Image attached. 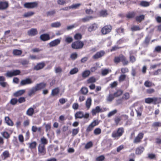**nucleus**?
<instances>
[{
    "instance_id": "1",
    "label": "nucleus",
    "mask_w": 161,
    "mask_h": 161,
    "mask_svg": "<svg viewBox=\"0 0 161 161\" xmlns=\"http://www.w3.org/2000/svg\"><path fill=\"white\" fill-rule=\"evenodd\" d=\"M114 62L116 64H118L121 62L124 66L127 65L130 63L126 58L122 54H120L119 56L114 57Z\"/></svg>"
},
{
    "instance_id": "2",
    "label": "nucleus",
    "mask_w": 161,
    "mask_h": 161,
    "mask_svg": "<svg viewBox=\"0 0 161 161\" xmlns=\"http://www.w3.org/2000/svg\"><path fill=\"white\" fill-rule=\"evenodd\" d=\"M124 132V129L123 127H119L116 130L113 132L111 136L114 139L117 140L123 135Z\"/></svg>"
},
{
    "instance_id": "3",
    "label": "nucleus",
    "mask_w": 161,
    "mask_h": 161,
    "mask_svg": "<svg viewBox=\"0 0 161 161\" xmlns=\"http://www.w3.org/2000/svg\"><path fill=\"white\" fill-rule=\"evenodd\" d=\"M145 102L147 104L153 103L156 105L161 103V98L153 97L146 98L145 99Z\"/></svg>"
},
{
    "instance_id": "4",
    "label": "nucleus",
    "mask_w": 161,
    "mask_h": 161,
    "mask_svg": "<svg viewBox=\"0 0 161 161\" xmlns=\"http://www.w3.org/2000/svg\"><path fill=\"white\" fill-rule=\"evenodd\" d=\"M83 42L77 41L73 42L71 44V47L74 49H82L84 46Z\"/></svg>"
},
{
    "instance_id": "5",
    "label": "nucleus",
    "mask_w": 161,
    "mask_h": 161,
    "mask_svg": "<svg viewBox=\"0 0 161 161\" xmlns=\"http://www.w3.org/2000/svg\"><path fill=\"white\" fill-rule=\"evenodd\" d=\"M75 119H82V118L87 119L89 117V114L88 113H86L84 114L83 112L78 111L75 114Z\"/></svg>"
},
{
    "instance_id": "6",
    "label": "nucleus",
    "mask_w": 161,
    "mask_h": 161,
    "mask_svg": "<svg viewBox=\"0 0 161 161\" xmlns=\"http://www.w3.org/2000/svg\"><path fill=\"white\" fill-rule=\"evenodd\" d=\"M38 6V3L36 2L26 3L24 4V7L27 8H36Z\"/></svg>"
},
{
    "instance_id": "7",
    "label": "nucleus",
    "mask_w": 161,
    "mask_h": 161,
    "mask_svg": "<svg viewBox=\"0 0 161 161\" xmlns=\"http://www.w3.org/2000/svg\"><path fill=\"white\" fill-rule=\"evenodd\" d=\"M112 29V27L110 25H106L102 28L101 31L103 35H106L109 33L111 31Z\"/></svg>"
},
{
    "instance_id": "8",
    "label": "nucleus",
    "mask_w": 161,
    "mask_h": 161,
    "mask_svg": "<svg viewBox=\"0 0 161 161\" xmlns=\"http://www.w3.org/2000/svg\"><path fill=\"white\" fill-rule=\"evenodd\" d=\"M38 150L39 154L44 155L46 154V148L45 146L43 145L39 144L38 147Z\"/></svg>"
},
{
    "instance_id": "9",
    "label": "nucleus",
    "mask_w": 161,
    "mask_h": 161,
    "mask_svg": "<svg viewBox=\"0 0 161 161\" xmlns=\"http://www.w3.org/2000/svg\"><path fill=\"white\" fill-rule=\"evenodd\" d=\"M144 136V134L142 132L139 133L135 137L133 141L134 143H138L141 142Z\"/></svg>"
},
{
    "instance_id": "10",
    "label": "nucleus",
    "mask_w": 161,
    "mask_h": 161,
    "mask_svg": "<svg viewBox=\"0 0 161 161\" xmlns=\"http://www.w3.org/2000/svg\"><path fill=\"white\" fill-rule=\"evenodd\" d=\"M47 84L44 82H41L36 84L35 87L37 91L41 90L45 88Z\"/></svg>"
},
{
    "instance_id": "11",
    "label": "nucleus",
    "mask_w": 161,
    "mask_h": 161,
    "mask_svg": "<svg viewBox=\"0 0 161 161\" xmlns=\"http://www.w3.org/2000/svg\"><path fill=\"white\" fill-rule=\"evenodd\" d=\"M105 54V53L104 51L103 50L101 51L97 52L93 56V58L95 59H98L104 56Z\"/></svg>"
},
{
    "instance_id": "12",
    "label": "nucleus",
    "mask_w": 161,
    "mask_h": 161,
    "mask_svg": "<svg viewBox=\"0 0 161 161\" xmlns=\"http://www.w3.org/2000/svg\"><path fill=\"white\" fill-rule=\"evenodd\" d=\"M9 6L8 3L7 1H0V9H5Z\"/></svg>"
},
{
    "instance_id": "13",
    "label": "nucleus",
    "mask_w": 161,
    "mask_h": 161,
    "mask_svg": "<svg viewBox=\"0 0 161 161\" xmlns=\"http://www.w3.org/2000/svg\"><path fill=\"white\" fill-rule=\"evenodd\" d=\"M45 66V64L43 62L39 63L34 67V69L37 70H39L43 69Z\"/></svg>"
},
{
    "instance_id": "14",
    "label": "nucleus",
    "mask_w": 161,
    "mask_h": 161,
    "mask_svg": "<svg viewBox=\"0 0 161 161\" xmlns=\"http://www.w3.org/2000/svg\"><path fill=\"white\" fill-rule=\"evenodd\" d=\"M60 40L59 39H55L49 43V45L50 47H52L57 46L60 43Z\"/></svg>"
},
{
    "instance_id": "15",
    "label": "nucleus",
    "mask_w": 161,
    "mask_h": 161,
    "mask_svg": "<svg viewBox=\"0 0 161 161\" xmlns=\"http://www.w3.org/2000/svg\"><path fill=\"white\" fill-rule=\"evenodd\" d=\"M143 110V107L141 105H139L137 108L135 109L137 117H140L142 116Z\"/></svg>"
},
{
    "instance_id": "16",
    "label": "nucleus",
    "mask_w": 161,
    "mask_h": 161,
    "mask_svg": "<svg viewBox=\"0 0 161 161\" xmlns=\"http://www.w3.org/2000/svg\"><path fill=\"white\" fill-rule=\"evenodd\" d=\"M33 81L29 78H27L25 80H22L20 82V84L22 86H24L27 84H31Z\"/></svg>"
},
{
    "instance_id": "17",
    "label": "nucleus",
    "mask_w": 161,
    "mask_h": 161,
    "mask_svg": "<svg viewBox=\"0 0 161 161\" xmlns=\"http://www.w3.org/2000/svg\"><path fill=\"white\" fill-rule=\"evenodd\" d=\"M28 35L31 36H34L38 34V31L36 29L32 28L31 30H29L28 32Z\"/></svg>"
},
{
    "instance_id": "18",
    "label": "nucleus",
    "mask_w": 161,
    "mask_h": 161,
    "mask_svg": "<svg viewBox=\"0 0 161 161\" xmlns=\"http://www.w3.org/2000/svg\"><path fill=\"white\" fill-rule=\"evenodd\" d=\"M102 112V109H101L99 106H97L95 108L93 109L92 110L91 113L92 115L94 116L96 115L97 113H99Z\"/></svg>"
},
{
    "instance_id": "19",
    "label": "nucleus",
    "mask_w": 161,
    "mask_h": 161,
    "mask_svg": "<svg viewBox=\"0 0 161 161\" xmlns=\"http://www.w3.org/2000/svg\"><path fill=\"white\" fill-rule=\"evenodd\" d=\"M40 38L41 40L43 41H46L50 39L49 35L47 34H44L41 35Z\"/></svg>"
},
{
    "instance_id": "20",
    "label": "nucleus",
    "mask_w": 161,
    "mask_h": 161,
    "mask_svg": "<svg viewBox=\"0 0 161 161\" xmlns=\"http://www.w3.org/2000/svg\"><path fill=\"white\" fill-rule=\"evenodd\" d=\"M126 80L129 81V78L126 75L121 74L119 77L118 80L119 82H122Z\"/></svg>"
},
{
    "instance_id": "21",
    "label": "nucleus",
    "mask_w": 161,
    "mask_h": 161,
    "mask_svg": "<svg viewBox=\"0 0 161 161\" xmlns=\"http://www.w3.org/2000/svg\"><path fill=\"white\" fill-rule=\"evenodd\" d=\"M88 92V91L87 88L86 87H83L78 92V94H80L86 95L87 94Z\"/></svg>"
},
{
    "instance_id": "22",
    "label": "nucleus",
    "mask_w": 161,
    "mask_h": 161,
    "mask_svg": "<svg viewBox=\"0 0 161 161\" xmlns=\"http://www.w3.org/2000/svg\"><path fill=\"white\" fill-rule=\"evenodd\" d=\"M28 144L29 145V148L31 149V150L36 149V147L37 145L36 142L35 141H34L31 143H28Z\"/></svg>"
},
{
    "instance_id": "23",
    "label": "nucleus",
    "mask_w": 161,
    "mask_h": 161,
    "mask_svg": "<svg viewBox=\"0 0 161 161\" xmlns=\"http://www.w3.org/2000/svg\"><path fill=\"white\" fill-rule=\"evenodd\" d=\"M25 92L24 90H19L17 91L14 93L13 95L14 97H17L21 96Z\"/></svg>"
},
{
    "instance_id": "24",
    "label": "nucleus",
    "mask_w": 161,
    "mask_h": 161,
    "mask_svg": "<svg viewBox=\"0 0 161 161\" xmlns=\"http://www.w3.org/2000/svg\"><path fill=\"white\" fill-rule=\"evenodd\" d=\"M144 85L146 87H150L155 86L154 83L149 80H146L144 83Z\"/></svg>"
},
{
    "instance_id": "25",
    "label": "nucleus",
    "mask_w": 161,
    "mask_h": 161,
    "mask_svg": "<svg viewBox=\"0 0 161 161\" xmlns=\"http://www.w3.org/2000/svg\"><path fill=\"white\" fill-rule=\"evenodd\" d=\"M59 91L60 90L59 88L56 87L52 90L51 95L52 96H56L59 93Z\"/></svg>"
},
{
    "instance_id": "26",
    "label": "nucleus",
    "mask_w": 161,
    "mask_h": 161,
    "mask_svg": "<svg viewBox=\"0 0 161 161\" xmlns=\"http://www.w3.org/2000/svg\"><path fill=\"white\" fill-rule=\"evenodd\" d=\"M144 148L143 147H137L136 150V154H141L143 151Z\"/></svg>"
},
{
    "instance_id": "27",
    "label": "nucleus",
    "mask_w": 161,
    "mask_h": 161,
    "mask_svg": "<svg viewBox=\"0 0 161 161\" xmlns=\"http://www.w3.org/2000/svg\"><path fill=\"white\" fill-rule=\"evenodd\" d=\"M92 99L91 97L88 98L86 102V108L89 109L92 104Z\"/></svg>"
},
{
    "instance_id": "28",
    "label": "nucleus",
    "mask_w": 161,
    "mask_h": 161,
    "mask_svg": "<svg viewBox=\"0 0 161 161\" xmlns=\"http://www.w3.org/2000/svg\"><path fill=\"white\" fill-rule=\"evenodd\" d=\"M34 113V109L32 108H29L26 111V114L29 116H32Z\"/></svg>"
},
{
    "instance_id": "29",
    "label": "nucleus",
    "mask_w": 161,
    "mask_h": 161,
    "mask_svg": "<svg viewBox=\"0 0 161 161\" xmlns=\"http://www.w3.org/2000/svg\"><path fill=\"white\" fill-rule=\"evenodd\" d=\"M40 142L41 143L39 145H42L44 146L47 144L48 142L47 139L44 136H43L41 138Z\"/></svg>"
},
{
    "instance_id": "30",
    "label": "nucleus",
    "mask_w": 161,
    "mask_h": 161,
    "mask_svg": "<svg viewBox=\"0 0 161 161\" xmlns=\"http://www.w3.org/2000/svg\"><path fill=\"white\" fill-rule=\"evenodd\" d=\"M144 19L145 16L143 15H141L137 16L135 18L136 21L139 23L141 22L142 21L144 20Z\"/></svg>"
},
{
    "instance_id": "31",
    "label": "nucleus",
    "mask_w": 161,
    "mask_h": 161,
    "mask_svg": "<svg viewBox=\"0 0 161 161\" xmlns=\"http://www.w3.org/2000/svg\"><path fill=\"white\" fill-rule=\"evenodd\" d=\"M5 120L6 122L8 125L12 126L14 125L13 121L10 119L8 117H5Z\"/></svg>"
},
{
    "instance_id": "32",
    "label": "nucleus",
    "mask_w": 161,
    "mask_h": 161,
    "mask_svg": "<svg viewBox=\"0 0 161 161\" xmlns=\"http://www.w3.org/2000/svg\"><path fill=\"white\" fill-rule=\"evenodd\" d=\"M90 72L89 70H86L84 71L82 74V76L83 78H85L90 75Z\"/></svg>"
},
{
    "instance_id": "33",
    "label": "nucleus",
    "mask_w": 161,
    "mask_h": 161,
    "mask_svg": "<svg viewBox=\"0 0 161 161\" xmlns=\"http://www.w3.org/2000/svg\"><path fill=\"white\" fill-rule=\"evenodd\" d=\"M136 15L135 13L134 12H129L126 15V17L128 19H131L135 17Z\"/></svg>"
},
{
    "instance_id": "34",
    "label": "nucleus",
    "mask_w": 161,
    "mask_h": 161,
    "mask_svg": "<svg viewBox=\"0 0 161 161\" xmlns=\"http://www.w3.org/2000/svg\"><path fill=\"white\" fill-rule=\"evenodd\" d=\"M37 91L35 87H33L29 91L28 93V95L29 96H31L35 94V93L37 92Z\"/></svg>"
},
{
    "instance_id": "35",
    "label": "nucleus",
    "mask_w": 161,
    "mask_h": 161,
    "mask_svg": "<svg viewBox=\"0 0 161 161\" xmlns=\"http://www.w3.org/2000/svg\"><path fill=\"white\" fill-rule=\"evenodd\" d=\"M97 28V26L96 24H94L91 25L88 28V31L90 32H91L95 30Z\"/></svg>"
},
{
    "instance_id": "36",
    "label": "nucleus",
    "mask_w": 161,
    "mask_h": 161,
    "mask_svg": "<svg viewBox=\"0 0 161 161\" xmlns=\"http://www.w3.org/2000/svg\"><path fill=\"white\" fill-rule=\"evenodd\" d=\"M81 4L80 3H76L75 4H73L71 6L69 7V9H77L80 6Z\"/></svg>"
},
{
    "instance_id": "37",
    "label": "nucleus",
    "mask_w": 161,
    "mask_h": 161,
    "mask_svg": "<svg viewBox=\"0 0 161 161\" xmlns=\"http://www.w3.org/2000/svg\"><path fill=\"white\" fill-rule=\"evenodd\" d=\"M121 119L120 116H116L114 118V120L115 125H119V122L121 121Z\"/></svg>"
},
{
    "instance_id": "38",
    "label": "nucleus",
    "mask_w": 161,
    "mask_h": 161,
    "mask_svg": "<svg viewBox=\"0 0 161 161\" xmlns=\"http://www.w3.org/2000/svg\"><path fill=\"white\" fill-rule=\"evenodd\" d=\"M2 156H3L4 158L3 159H5L6 158L9 157L10 154L8 151H4L2 154Z\"/></svg>"
},
{
    "instance_id": "39",
    "label": "nucleus",
    "mask_w": 161,
    "mask_h": 161,
    "mask_svg": "<svg viewBox=\"0 0 161 161\" xmlns=\"http://www.w3.org/2000/svg\"><path fill=\"white\" fill-rule=\"evenodd\" d=\"M140 5L142 6L147 7L150 5V3L146 1H142L141 2Z\"/></svg>"
},
{
    "instance_id": "40",
    "label": "nucleus",
    "mask_w": 161,
    "mask_h": 161,
    "mask_svg": "<svg viewBox=\"0 0 161 161\" xmlns=\"http://www.w3.org/2000/svg\"><path fill=\"white\" fill-rule=\"evenodd\" d=\"M123 93V91L121 90H118L117 92L114 93V96L115 97H117L121 95Z\"/></svg>"
},
{
    "instance_id": "41",
    "label": "nucleus",
    "mask_w": 161,
    "mask_h": 161,
    "mask_svg": "<svg viewBox=\"0 0 161 161\" xmlns=\"http://www.w3.org/2000/svg\"><path fill=\"white\" fill-rule=\"evenodd\" d=\"M96 79L94 77H90L87 80V83L88 84L94 83L96 81Z\"/></svg>"
},
{
    "instance_id": "42",
    "label": "nucleus",
    "mask_w": 161,
    "mask_h": 161,
    "mask_svg": "<svg viewBox=\"0 0 161 161\" xmlns=\"http://www.w3.org/2000/svg\"><path fill=\"white\" fill-rule=\"evenodd\" d=\"M82 38V35L80 33H76L75 35L74 36V39L78 41H79V40H80Z\"/></svg>"
},
{
    "instance_id": "43",
    "label": "nucleus",
    "mask_w": 161,
    "mask_h": 161,
    "mask_svg": "<svg viewBox=\"0 0 161 161\" xmlns=\"http://www.w3.org/2000/svg\"><path fill=\"white\" fill-rule=\"evenodd\" d=\"M152 126L153 128L158 127H161V122H154L152 125Z\"/></svg>"
},
{
    "instance_id": "44",
    "label": "nucleus",
    "mask_w": 161,
    "mask_h": 161,
    "mask_svg": "<svg viewBox=\"0 0 161 161\" xmlns=\"http://www.w3.org/2000/svg\"><path fill=\"white\" fill-rule=\"evenodd\" d=\"M78 71L79 69L77 68H75L71 70L69 74L70 75H73L78 72Z\"/></svg>"
},
{
    "instance_id": "45",
    "label": "nucleus",
    "mask_w": 161,
    "mask_h": 161,
    "mask_svg": "<svg viewBox=\"0 0 161 161\" xmlns=\"http://www.w3.org/2000/svg\"><path fill=\"white\" fill-rule=\"evenodd\" d=\"M94 128L90 125V124L88 126L86 130V136H87V133H89V132L92 131Z\"/></svg>"
},
{
    "instance_id": "46",
    "label": "nucleus",
    "mask_w": 161,
    "mask_h": 161,
    "mask_svg": "<svg viewBox=\"0 0 161 161\" xmlns=\"http://www.w3.org/2000/svg\"><path fill=\"white\" fill-rule=\"evenodd\" d=\"M22 52L20 50L15 49L13 51V53L15 55H19L21 54Z\"/></svg>"
},
{
    "instance_id": "47",
    "label": "nucleus",
    "mask_w": 161,
    "mask_h": 161,
    "mask_svg": "<svg viewBox=\"0 0 161 161\" xmlns=\"http://www.w3.org/2000/svg\"><path fill=\"white\" fill-rule=\"evenodd\" d=\"M1 134L4 138L6 139H8L10 137V135L7 131H5L2 132Z\"/></svg>"
},
{
    "instance_id": "48",
    "label": "nucleus",
    "mask_w": 161,
    "mask_h": 161,
    "mask_svg": "<svg viewBox=\"0 0 161 161\" xmlns=\"http://www.w3.org/2000/svg\"><path fill=\"white\" fill-rule=\"evenodd\" d=\"M79 128L76 129H74L72 130V136H74L76 135L79 132Z\"/></svg>"
},
{
    "instance_id": "49",
    "label": "nucleus",
    "mask_w": 161,
    "mask_h": 161,
    "mask_svg": "<svg viewBox=\"0 0 161 161\" xmlns=\"http://www.w3.org/2000/svg\"><path fill=\"white\" fill-rule=\"evenodd\" d=\"M105 158L104 156L103 155H101L97 157L96 158V161H103Z\"/></svg>"
},
{
    "instance_id": "50",
    "label": "nucleus",
    "mask_w": 161,
    "mask_h": 161,
    "mask_svg": "<svg viewBox=\"0 0 161 161\" xmlns=\"http://www.w3.org/2000/svg\"><path fill=\"white\" fill-rule=\"evenodd\" d=\"M101 132V129L99 128H97L94 130L93 133L95 135H98L100 134Z\"/></svg>"
},
{
    "instance_id": "51",
    "label": "nucleus",
    "mask_w": 161,
    "mask_h": 161,
    "mask_svg": "<svg viewBox=\"0 0 161 161\" xmlns=\"http://www.w3.org/2000/svg\"><path fill=\"white\" fill-rule=\"evenodd\" d=\"M92 142L91 141H90L86 144L85 146V147L86 149H88L92 147Z\"/></svg>"
},
{
    "instance_id": "52",
    "label": "nucleus",
    "mask_w": 161,
    "mask_h": 161,
    "mask_svg": "<svg viewBox=\"0 0 161 161\" xmlns=\"http://www.w3.org/2000/svg\"><path fill=\"white\" fill-rule=\"evenodd\" d=\"M5 75L6 77L9 78L12 77L14 76L12 70L10 71H8L5 74Z\"/></svg>"
},
{
    "instance_id": "53",
    "label": "nucleus",
    "mask_w": 161,
    "mask_h": 161,
    "mask_svg": "<svg viewBox=\"0 0 161 161\" xmlns=\"http://www.w3.org/2000/svg\"><path fill=\"white\" fill-rule=\"evenodd\" d=\"M109 73V70L108 69H105L102 70L101 74L102 75H106Z\"/></svg>"
},
{
    "instance_id": "54",
    "label": "nucleus",
    "mask_w": 161,
    "mask_h": 161,
    "mask_svg": "<svg viewBox=\"0 0 161 161\" xmlns=\"http://www.w3.org/2000/svg\"><path fill=\"white\" fill-rule=\"evenodd\" d=\"M12 71L13 72L14 76L19 75L21 73L20 71L18 69L13 70H12Z\"/></svg>"
},
{
    "instance_id": "55",
    "label": "nucleus",
    "mask_w": 161,
    "mask_h": 161,
    "mask_svg": "<svg viewBox=\"0 0 161 161\" xmlns=\"http://www.w3.org/2000/svg\"><path fill=\"white\" fill-rule=\"evenodd\" d=\"M99 123L97 120H95L90 124V125L94 128L95 126L98 125Z\"/></svg>"
},
{
    "instance_id": "56",
    "label": "nucleus",
    "mask_w": 161,
    "mask_h": 161,
    "mask_svg": "<svg viewBox=\"0 0 161 161\" xmlns=\"http://www.w3.org/2000/svg\"><path fill=\"white\" fill-rule=\"evenodd\" d=\"M121 48L122 47H119L118 45H115L112 47V48L110 50V51L111 52L115 51Z\"/></svg>"
},
{
    "instance_id": "57",
    "label": "nucleus",
    "mask_w": 161,
    "mask_h": 161,
    "mask_svg": "<svg viewBox=\"0 0 161 161\" xmlns=\"http://www.w3.org/2000/svg\"><path fill=\"white\" fill-rule=\"evenodd\" d=\"M117 112L116 109H114L109 112L108 114V117H110L115 114Z\"/></svg>"
},
{
    "instance_id": "58",
    "label": "nucleus",
    "mask_w": 161,
    "mask_h": 161,
    "mask_svg": "<svg viewBox=\"0 0 161 161\" xmlns=\"http://www.w3.org/2000/svg\"><path fill=\"white\" fill-rule=\"evenodd\" d=\"M34 13L32 12H28L25 13L23 15L24 17H30L33 15Z\"/></svg>"
},
{
    "instance_id": "59",
    "label": "nucleus",
    "mask_w": 161,
    "mask_h": 161,
    "mask_svg": "<svg viewBox=\"0 0 161 161\" xmlns=\"http://www.w3.org/2000/svg\"><path fill=\"white\" fill-rule=\"evenodd\" d=\"M130 98V94L128 92L125 93L122 97V98L125 100H127Z\"/></svg>"
},
{
    "instance_id": "60",
    "label": "nucleus",
    "mask_w": 161,
    "mask_h": 161,
    "mask_svg": "<svg viewBox=\"0 0 161 161\" xmlns=\"http://www.w3.org/2000/svg\"><path fill=\"white\" fill-rule=\"evenodd\" d=\"M131 30L132 31H134L140 30L141 29L138 26H134L131 28Z\"/></svg>"
},
{
    "instance_id": "61",
    "label": "nucleus",
    "mask_w": 161,
    "mask_h": 161,
    "mask_svg": "<svg viewBox=\"0 0 161 161\" xmlns=\"http://www.w3.org/2000/svg\"><path fill=\"white\" fill-rule=\"evenodd\" d=\"M18 101L17 99L15 98H13L11 99L10 101V103L13 105H14L17 103Z\"/></svg>"
},
{
    "instance_id": "62",
    "label": "nucleus",
    "mask_w": 161,
    "mask_h": 161,
    "mask_svg": "<svg viewBox=\"0 0 161 161\" xmlns=\"http://www.w3.org/2000/svg\"><path fill=\"white\" fill-rule=\"evenodd\" d=\"M61 25V24L59 22H57L52 23L51 26L53 27H59Z\"/></svg>"
},
{
    "instance_id": "63",
    "label": "nucleus",
    "mask_w": 161,
    "mask_h": 161,
    "mask_svg": "<svg viewBox=\"0 0 161 161\" xmlns=\"http://www.w3.org/2000/svg\"><path fill=\"white\" fill-rule=\"evenodd\" d=\"M130 61L132 63H133L136 61V58L133 55H130L129 57Z\"/></svg>"
},
{
    "instance_id": "64",
    "label": "nucleus",
    "mask_w": 161,
    "mask_h": 161,
    "mask_svg": "<svg viewBox=\"0 0 161 161\" xmlns=\"http://www.w3.org/2000/svg\"><path fill=\"white\" fill-rule=\"evenodd\" d=\"M155 143L157 145H160L161 144V139L158 137L156 138Z\"/></svg>"
}]
</instances>
